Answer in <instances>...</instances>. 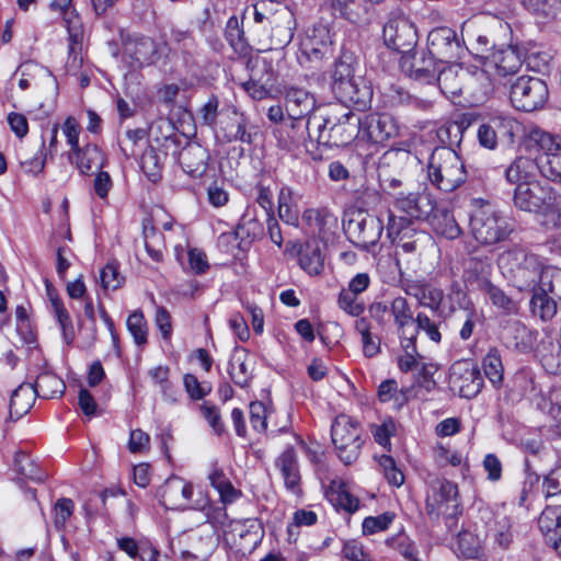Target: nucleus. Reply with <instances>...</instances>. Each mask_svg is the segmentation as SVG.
<instances>
[{
	"label": "nucleus",
	"instance_id": "nucleus-14",
	"mask_svg": "<svg viewBox=\"0 0 561 561\" xmlns=\"http://www.w3.org/2000/svg\"><path fill=\"white\" fill-rule=\"evenodd\" d=\"M385 44L403 55L410 53L417 42L413 23L405 16H392L383 26Z\"/></svg>",
	"mask_w": 561,
	"mask_h": 561
},
{
	"label": "nucleus",
	"instance_id": "nucleus-21",
	"mask_svg": "<svg viewBox=\"0 0 561 561\" xmlns=\"http://www.w3.org/2000/svg\"><path fill=\"white\" fill-rule=\"evenodd\" d=\"M354 139L362 140V118L359 115L347 111L340 117L332 118L327 139L331 141V145L344 146Z\"/></svg>",
	"mask_w": 561,
	"mask_h": 561
},
{
	"label": "nucleus",
	"instance_id": "nucleus-7",
	"mask_svg": "<svg viewBox=\"0 0 561 561\" xmlns=\"http://www.w3.org/2000/svg\"><path fill=\"white\" fill-rule=\"evenodd\" d=\"M549 90L547 83L530 76L519 77L511 87L510 100L519 111L533 112L541 108L548 101Z\"/></svg>",
	"mask_w": 561,
	"mask_h": 561
},
{
	"label": "nucleus",
	"instance_id": "nucleus-47",
	"mask_svg": "<svg viewBox=\"0 0 561 561\" xmlns=\"http://www.w3.org/2000/svg\"><path fill=\"white\" fill-rule=\"evenodd\" d=\"M483 293H485L491 304L506 316L517 314L519 311V302L507 296L503 289L491 284Z\"/></svg>",
	"mask_w": 561,
	"mask_h": 561
},
{
	"label": "nucleus",
	"instance_id": "nucleus-15",
	"mask_svg": "<svg viewBox=\"0 0 561 561\" xmlns=\"http://www.w3.org/2000/svg\"><path fill=\"white\" fill-rule=\"evenodd\" d=\"M450 387L462 398H474L483 387L477 365L469 360L456 362L450 368Z\"/></svg>",
	"mask_w": 561,
	"mask_h": 561
},
{
	"label": "nucleus",
	"instance_id": "nucleus-31",
	"mask_svg": "<svg viewBox=\"0 0 561 561\" xmlns=\"http://www.w3.org/2000/svg\"><path fill=\"white\" fill-rule=\"evenodd\" d=\"M335 94L344 103L365 108L370 104L373 91L363 79L354 78L350 83L339 85V91Z\"/></svg>",
	"mask_w": 561,
	"mask_h": 561
},
{
	"label": "nucleus",
	"instance_id": "nucleus-60",
	"mask_svg": "<svg viewBox=\"0 0 561 561\" xmlns=\"http://www.w3.org/2000/svg\"><path fill=\"white\" fill-rule=\"evenodd\" d=\"M14 470L24 478L33 481H42L43 476L35 462L24 451H16L13 458Z\"/></svg>",
	"mask_w": 561,
	"mask_h": 561
},
{
	"label": "nucleus",
	"instance_id": "nucleus-45",
	"mask_svg": "<svg viewBox=\"0 0 561 561\" xmlns=\"http://www.w3.org/2000/svg\"><path fill=\"white\" fill-rule=\"evenodd\" d=\"M530 310L533 316L541 321H550L557 314L556 298L535 288L530 299Z\"/></svg>",
	"mask_w": 561,
	"mask_h": 561
},
{
	"label": "nucleus",
	"instance_id": "nucleus-1",
	"mask_svg": "<svg viewBox=\"0 0 561 561\" xmlns=\"http://www.w3.org/2000/svg\"><path fill=\"white\" fill-rule=\"evenodd\" d=\"M469 228L473 239L483 245L496 244L513 231L510 218L495 206L483 199L473 201Z\"/></svg>",
	"mask_w": 561,
	"mask_h": 561
},
{
	"label": "nucleus",
	"instance_id": "nucleus-20",
	"mask_svg": "<svg viewBox=\"0 0 561 561\" xmlns=\"http://www.w3.org/2000/svg\"><path fill=\"white\" fill-rule=\"evenodd\" d=\"M285 112L291 121L300 122L314 114L317 100L309 91L288 87L284 91Z\"/></svg>",
	"mask_w": 561,
	"mask_h": 561
},
{
	"label": "nucleus",
	"instance_id": "nucleus-63",
	"mask_svg": "<svg viewBox=\"0 0 561 561\" xmlns=\"http://www.w3.org/2000/svg\"><path fill=\"white\" fill-rule=\"evenodd\" d=\"M386 545L398 551L408 561H419L416 550L411 539L403 533H399L386 539Z\"/></svg>",
	"mask_w": 561,
	"mask_h": 561
},
{
	"label": "nucleus",
	"instance_id": "nucleus-58",
	"mask_svg": "<svg viewBox=\"0 0 561 561\" xmlns=\"http://www.w3.org/2000/svg\"><path fill=\"white\" fill-rule=\"evenodd\" d=\"M145 248L154 262L162 261L164 238L154 227H144Z\"/></svg>",
	"mask_w": 561,
	"mask_h": 561
},
{
	"label": "nucleus",
	"instance_id": "nucleus-61",
	"mask_svg": "<svg viewBox=\"0 0 561 561\" xmlns=\"http://www.w3.org/2000/svg\"><path fill=\"white\" fill-rule=\"evenodd\" d=\"M284 4L273 0H261L252 7L253 20L257 24H262L265 28L278 12V7Z\"/></svg>",
	"mask_w": 561,
	"mask_h": 561
},
{
	"label": "nucleus",
	"instance_id": "nucleus-9",
	"mask_svg": "<svg viewBox=\"0 0 561 561\" xmlns=\"http://www.w3.org/2000/svg\"><path fill=\"white\" fill-rule=\"evenodd\" d=\"M284 434L287 437L286 447L275 458L274 467L279 472L285 488L293 493H298L301 476L297 450L305 448V442L295 433L285 432Z\"/></svg>",
	"mask_w": 561,
	"mask_h": 561
},
{
	"label": "nucleus",
	"instance_id": "nucleus-12",
	"mask_svg": "<svg viewBox=\"0 0 561 561\" xmlns=\"http://www.w3.org/2000/svg\"><path fill=\"white\" fill-rule=\"evenodd\" d=\"M523 65L519 50L515 46H501L483 56V71L493 78H505L517 73Z\"/></svg>",
	"mask_w": 561,
	"mask_h": 561
},
{
	"label": "nucleus",
	"instance_id": "nucleus-48",
	"mask_svg": "<svg viewBox=\"0 0 561 561\" xmlns=\"http://www.w3.org/2000/svg\"><path fill=\"white\" fill-rule=\"evenodd\" d=\"M459 70L461 69L457 66H449L437 71L435 79L444 94L456 96L461 93L462 88L459 79Z\"/></svg>",
	"mask_w": 561,
	"mask_h": 561
},
{
	"label": "nucleus",
	"instance_id": "nucleus-18",
	"mask_svg": "<svg viewBox=\"0 0 561 561\" xmlns=\"http://www.w3.org/2000/svg\"><path fill=\"white\" fill-rule=\"evenodd\" d=\"M427 42V50L439 62H450L460 58L463 50L456 32L449 27H437L431 31Z\"/></svg>",
	"mask_w": 561,
	"mask_h": 561
},
{
	"label": "nucleus",
	"instance_id": "nucleus-42",
	"mask_svg": "<svg viewBox=\"0 0 561 561\" xmlns=\"http://www.w3.org/2000/svg\"><path fill=\"white\" fill-rule=\"evenodd\" d=\"M65 388L64 381L51 371L39 374L33 385L35 394L43 399H53L61 396Z\"/></svg>",
	"mask_w": 561,
	"mask_h": 561
},
{
	"label": "nucleus",
	"instance_id": "nucleus-39",
	"mask_svg": "<svg viewBox=\"0 0 561 561\" xmlns=\"http://www.w3.org/2000/svg\"><path fill=\"white\" fill-rule=\"evenodd\" d=\"M491 265L482 260L470 259L465 270L467 285L483 291L492 283L490 280Z\"/></svg>",
	"mask_w": 561,
	"mask_h": 561
},
{
	"label": "nucleus",
	"instance_id": "nucleus-33",
	"mask_svg": "<svg viewBox=\"0 0 561 561\" xmlns=\"http://www.w3.org/2000/svg\"><path fill=\"white\" fill-rule=\"evenodd\" d=\"M335 15L352 24L360 25L368 21V8L362 0H328Z\"/></svg>",
	"mask_w": 561,
	"mask_h": 561
},
{
	"label": "nucleus",
	"instance_id": "nucleus-17",
	"mask_svg": "<svg viewBox=\"0 0 561 561\" xmlns=\"http://www.w3.org/2000/svg\"><path fill=\"white\" fill-rule=\"evenodd\" d=\"M437 62L427 49H420L402 55L400 67L410 78L430 83L435 80L438 71Z\"/></svg>",
	"mask_w": 561,
	"mask_h": 561
},
{
	"label": "nucleus",
	"instance_id": "nucleus-55",
	"mask_svg": "<svg viewBox=\"0 0 561 561\" xmlns=\"http://www.w3.org/2000/svg\"><path fill=\"white\" fill-rule=\"evenodd\" d=\"M399 340L404 354L398 358V366L401 371L407 373L417 366V358L421 357L416 348V336Z\"/></svg>",
	"mask_w": 561,
	"mask_h": 561
},
{
	"label": "nucleus",
	"instance_id": "nucleus-3",
	"mask_svg": "<svg viewBox=\"0 0 561 561\" xmlns=\"http://www.w3.org/2000/svg\"><path fill=\"white\" fill-rule=\"evenodd\" d=\"M499 266L518 290H533L536 288L543 263L538 255L524 249H511L500 255Z\"/></svg>",
	"mask_w": 561,
	"mask_h": 561
},
{
	"label": "nucleus",
	"instance_id": "nucleus-51",
	"mask_svg": "<svg viewBox=\"0 0 561 561\" xmlns=\"http://www.w3.org/2000/svg\"><path fill=\"white\" fill-rule=\"evenodd\" d=\"M408 392V389H399L394 379H387L378 387V399L382 403L393 401V405L400 409L409 400Z\"/></svg>",
	"mask_w": 561,
	"mask_h": 561
},
{
	"label": "nucleus",
	"instance_id": "nucleus-24",
	"mask_svg": "<svg viewBox=\"0 0 561 561\" xmlns=\"http://www.w3.org/2000/svg\"><path fill=\"white\" fill-rule=\"evenodd\" d=\"M547 545L561 556V505L547 506L538 518Z\"/></svg>",
	"mask_w": 561,
	"mask_h": 561
},
{
	"label": "nucleus",
	"instance_id": "nucleus-38",
	"mask_svg": "<svg viewBox=\"0 0 561 561\" xmlns=\"http://www.w3.org/2000/svg\"><path fill=\"white\" fill-rule=\"evenodd\" d=\"M72 157H75L76 165L82 174H87L93 168H103L106 161L104 153L94 144L85 145L71 153L70 159Z\"/></svg>",
	"mask_w": 561,
	"mask_h": 561
},
{
	"label": "nucleus",
	"instance_id": "nucleus-22",
	"mask_svg": "<svg viewBox=\"0 0 561 561\" xmlns=\"http://www.w3.org/2000/svg\"><path fill=\"white\" fill-rule=\"evenodd\" d=\"M331 35L324 25L312 27L301 42L300 51L308 60L319 61L331 53Z\"/></svg>",
	"mask_w": 561,
	"mask_h": 561
},
{
	"label": "nucleus",
	"instance_id": "nucleus-34",
	"mask_svg": "<svg viewBox=\"0 0 561 561\" xmlns=\"http://www.w3.org/2000/svg\"><path fill=\"white\" fill-rule=\"evenodd\" d=\"M538 170V161L528 157H517L506 169L505 178L507 182L516 184H528L534 182L536 171Z\"/></svg>",
	"mask_w": 561,
	"mask_h": 561
},
{
	"label": "nucleus",
	"instance_id": "nucleus-23",
	"mask_svg": "<svg viewBox=\"0 0 561 561\" xmlns=\"http://www.w3.org/2000/svg\"><path fill=\"white\" fill-rule=\"evenodd\" d=\"M296 28L294 12L287 7H278V12L267 25L266 31L275 45L284 46L291 42Z\"/></svg>",
	"mask_w": 561,
	"mask_h": 561
},
{
	"label": "nucleus",
	"instance_id": "nucleus-5",
	"mask_svg": "<svg viewBox=\"0 0 561 561\" xmlns=\"http://www.w3.org/2000/svg\"><path fill=\"white\" fill-rule=\"evenodd\" d=\"M527 138L542 151L537 158L541 175L552 182L561 183V136L539 127H531Z\"/></svg>",
	"mask_w": 561,
	"mask_h": 561
},
{
	"label": "nucleus",
	"instance_id": "nucleus-57",
	"mask_svg": "<svg viewBox=\"0 0 561 561\" xmlns=\"http://www.w3.org/2000/svg\"><path fill=\"white\" fill-rule=\"evenodd\" d=\"M523 4L545 19H554L561 12V0H523Z\"/></svg>",
	"mask_w": 561,
	"mask_h": 561
},
{
	"label": "nucleus",
	"instance_id": "nucleus-30",
	"mask_svg": "<svg viewBox=\"0 0 561 561\" xmlns=\"http://www.w3.org/2000/svg\"><path fill=\"white\" fill-rule=\"evenodd\" d=\"M404 159H409L408 152L400 150H391L383 154L382 162L379 165L378 176L380 185L383 192L388 194L391 198L396 196V193L407 191L404 190L403 181L399 178L389 175L385 164H390L391 162H401Z\"/></svg>",
	"mask_w": 561,
	"mask_h": 561
},
{
	"label": "nucleus",
	"instance_id": "nucleus-59",
	"mask_svg": "<svg viewBox=\"0 0 561 561\" xmlns=\"http://www.w3.org/2000/svg\"><path fill=\"white\" fill-rule=\"evenodd\" d=\"M337 306L352 317H359L365 311V304L359 295L342 288L337 296Z\"/></svg>",
	"mask_w": 561,
	"mask_h": 561
},
{
	"label": "nucleus",
	"instance_id": "nucleus-19",
	"mask_svg": "<svg viewBox=\"0 0 561 561\" xmlns=\"http://www.w3.org/2000/svg\"><path fill=\"white\" fill-rule=\"evenodd\" d=\"M556 192L549 185H542L539 182L520 184L516 186L514 194V204L524 211L538 214L542 206L548 202Z\"/></svg>",
	"mask_w": 561,
	"mask_h": 561
},
{
	"label": "nucleus",
	"instance_id": "nucleus-4",
	"mask_svg": "<svg viewBox=\"0 0 561 561\" xmlns=\"http://www.w3.org/2000/svg\"><path fill=\"white\" fill-rule=\"evenodd\" d=\"M360 423L347 415L339 414L331 425V439L340 460L350 466L354 463L364 444Z\"/></svg>",
	"mask_w": 561,
	"mask_h": 561
},
{
	"label": "nucleus",
	"instance_id": "nucleus-29",
	"mask_svg": "<svg viewBox=\"0 0 561 561\" xmlns=\"http://www.w3.org/2000/svg\"><path fill=\"white\" fill-rule=\"evenodd\" d=\"M208 151L198 144H190L179 154V162L185 173L193 178L202 176L207 170Z\"/></svg>",
	"mask_w": 561,
	"mask_h": 561
},
{
	"label": "nucleus",
	"instance_id": "nucleus-64",
	"mask_svg": "<svg viewBox=\"0 0 561 561\" xmlns=\"http://www.w3.org/2000/svg\"><path fill=\"white\" fill-rule=\"evenodd\" d=\"M539 405L556 421V426L561 428V387L552 388Z\"/></svg>",
	"mask_w": 561,
	"mask_h": 561
},
{
	"label": "nucleus",
	"instance_id": "nucleus-25",
	"mask_svg": "<svg viewBox=\"0 0 561 561\" xmlns=\"http://www.w3.org/2000/svg\"><path fill=\"white\" fill-rule=\"evenodd\" d=\"M402 290L413 298H415L420 306L437 311L444 298L442 289L430 286L420 280H402Z\"/></svg>",
	"mask_w": 561,
	"mask_h": 561
},
{
	"label": "nucleus",
	"instance_id": "nucleus-2",
	"mask_svg": "<svg viewBox=\"0 0 561 561\" xmlns=\"http://www.w3.org/2000/svg\"><path fill=\"white\" fill-rule=\"evenodd\" d=\"M427 179L436 190L450 193L466 182L467 170L454 149L436 147L427 161Z\"/></svg>",
	"mask_w": 561,
	"mask_h": 561
},
{
	"label": "nucleus",
	"instance_id": "nucleus-54",
	"mask_svg": "<svg viewBox=\"0 0 561 561\" xmlns=\"http://www.w3.org/2000/svg\"><path fill=\"white\" fill-rule=\"evenodd\" d=\"M126 327L138 346L147 343L148 323L141 310H135L128 316Z\"/></svg>",
	"mask_w": 561,
	"mask_h": 561
},
{
	"label": "nucleus",
	"instance_id": "nucleus-43",
	"mask_svg": "<svg viewBox=\"0 0 561 561\" xmlns=\"http://www.w3.org/2000/svg\"><path fill=\"white\" fill-rule=\"evenodd\" d=\"M48 296L51 306V312L59 324L62 339L65 343L69 345L75 340V329L70 314L66 307L64 306L61 299L57 295L53 294L49 289Z\"/></svg>",
	"mask_w": 561,
	"mask_h": 561
},
{
	"label": "nucleus",
	"instance_id": "nucleus-44",
	"mask_svg": "<svg viewBox=\"0 0 561 561\" xmlns=\"http://www.w3.org/2000/svg\"><path fill=\"white\" fill-rule=\"evenodd\" d=\"M300 267L309 275H318L323 270V257L317 243H305L298 253Z\"/></svg>",
	"mask_w": 561,
	"mask_h": 561
},
{
	"label": "nucleus",
	"instance_id": "nucleus-27",
	"mask_svg": "<svg viewBox=\"0 0 561 561\" xmlns=\"http://www.w3.org/2000/svg\"><path fill=\"white\" fill-rule=\"evenodd\" d=\"M426 219L433 231L440 237L454 240L461 234V228L447 207L434 206Z\"/></svg>",
	"mask_w": 561,
	"mask_h": 561
},
{
	"label": "nucleus",
	"instance_id": "nucleus-56",
	"mask_svg": "<svg viewBox=\"0 0 561 561\" xmlns=\"http://www.w3.org/2000/svg\"><path fill=\"white\" fill-rule=\"evenodd\" d=\"M375 459L378 462L380 472L383 474L389 484L393 486H400L403 484L404 476L391 456L381 455L379 457H375Z\"/></svg>",
	"mask_w": 561,
	"mask_h": 561
},
{
	"label": "nucleus",
	"instance_id": "nucleus-49",
	"mask_svg": "<svg viewBox=\"0 0 561 561\" xmlns=\"http://www.w3.org/2000/svg\"><path fill=\"white\" fill-rule=\"evenodd\" d=\"M229 375L232 381L240 388H245L249 385L252 373L243 352L236 351L232 355L229 363Z\"/></svg>",
	"mask_w": 561,
	"mask_h": 561
},
{
	"label": "nucleus",
	"instance_id": "nucleus-11",
	"mask_svg": "<svg viewBox=\"0 0 561 561\" xmlns=\"http://www.w3.org/2000/svg\"><path fill=\"white\" fill-rule=\"evenodd\" d=\"M458 506L457 484L446 479H436L431 483L426 497V510L430 515L454 516Z\"/></svg>",
	"mask_w": 561,
	"mask_h": 561
},
{
	"label": "nucleus",
	"instance_id": "nucleus-62",
	"mask_svg": "<svg viewBox=\"0 0 561 561\" xmlns=\"http://www.w3.org/2000/svg\"><path fill=\"white\" fill-rule=\"evenodd\" d=\"M225 36L236 51H243L247 48L243 28L241 26V22L236 15L228 19Z\"/></svg>",
	"mask_w": 561,
	"mask_h": 561
},
{
	"label": "nucleus",
	"instance_id": "nucleus-10",
	"mask_svg": "<svg viewBox=\"0 0 561 561\" xmlns=\"http://www.w3.org/2000/svg\"><path fill=\"white\" fill-rule=\"evenodd\" d=\"M386 214V234L391 243L397 244V253L399 251L407 254L416 252L426 239V234L417 231L414 226H410V219L397 217L392 210H388Z\"/></svg>",
	"mask_w": 561,
	"mask_h": 561
},
{
	"label": "nucleus",
	"instance_id": "nucleus-53",
	"mask_svg": "<svg viewBox=\"0 0 561 561\" xmlns=\"http://www.w3.org/2000/svg\"><path fill=\"white\" fill-rule=\"evenodd\" d=\"M482 549V541L476 534L465 530L457 536L455 550L466 559L478 558Z\"/></svg>",
	"mask_w": 561,
	"mask_h": 561
},
{
	"label": "nucleus",
	"instance_id": "nucleus-52",
	"mask_svg": "<svg viewBox=\"0 0 561 561\" xmlns=\"http://www.w3.org/2000/svg\"><path fill=\"white\" fill-rule=\"evenodd\" d=\"M332 125V117L318 116L313 114L305 121V129L309 139L322 144H331L328 141L329 128Z\"/></svg>",
	"mask_w": 561,
	"mask_h": 561
},
{
	"label": "nucleus",
	"instance_id": "nucleus-28",
	"mask_svg": "<svg viewBox=\"0 0 561 561\" xmlns=\"http://www.w3.org/2000/svg\"><path fill=\"white\" fill-rule=\"evenodd\" d=\"M389 311L399 339L416 336V330L414 329L415 318L404 297L398 296L393 298L390 302Z\"/></svg>",
	"mask_w": 561,
	"mask_h": 561
},
{
	"label": "nucleus",
	"instance_id": "nucleus-8",
	"mask_svg": "<svg viewBox=\"0 0 561 561\" xmlns=\"http://www.w3.org/2000/svg\"><path fill=\"white\" fill-rule=\"evenodd\" d=\"M383 228V220L379 216L363 211L344 225V231L350 241L366 251H370L378 244Z\"/></svg>",
	"mask_w": 561,
	"mask_h": 561
},
{
	"label": "nucleus",
	"instance_id": "nucleus-6",
	"mask_svg": "<svg viewBox=\"0 0 561 561\" xmlns=\"http://www.w3.org/2000/svg\"><path fill=\"white\" fill-rule=\"evenodd\" d=\"M193 484L180 477L169 478L160 490L162 505L168 510H195L205 511L209 508V500L202 493L195 500L193 496Z\"/></svg>",
	"mask_w": 561,
	"mask_h": 561
},
{
	"label": "nucleus",
	"instance_id": "nucleus-35",
	"mask_svg": "<svg viewBox=\"0 0 561 561\" xmlns=\"http://www.w3.org/2000/svg\"><path fill=\"white\" fill-rule=\"evenodd\" d=\"M207 479L210 485L219 493L224 504H230L241 495L240 491L232 485L224 469L217 462L211 463Z\"/></svg>",
	"mask_w": 561,
	"mask_h": 561
},
{
	"label": "nucleus",
	"instance_id": "nucleus-41",
	"mask_svg": "<svg viewBox=\"0 0 561 561\" xmlns=\"http://www.w3.org/2000/svg\"><path fill=\"white\" fill-rule=\"evenodd\" d=\"M489 125L502 145H513L515 135L518 133L519 123L507 115H494L488 119Z\"/></svg>",
	"mask_w": 561,
	"mask_h": 561
},
{
	"label": "nucleus",
	"instance_id": "nucleus-16",
	"mask_svg": "<svg viewBox=\"0 0 561 561\" xmlns=\"http://www.w3.org/2000/svg\"><path fill=\"white\" fill-rule=\"evenodd\" d=\"M156 55L157 44L152 38L140 34L123 37V58L133 69L152 64Z\"/></svg>",
	"mask_w": 561,
	"mask_h": 561
},
{
	"label": "nucleus",
	"instance_id": "nucleus-50",
	"mask_svg": "<svg viewBox=\"0 0 561 561\" xmlns=\"http://www.w3.org/2000/svg\"><path fill=\"white\" fill-rule=\"evenodd\" d=\"M486 378L494 387H500L503 381L504 367L499 350L490 348L482 360Z\"/></svg>",
	"mask_w": 561,
	"mask_h": 561
},
{
	"label": "nucleus",
	"instance_id": "nucleus-13",
	"mask_svg": "<svg viewBox=\"0 0 561 561\" xmlns=\"http://www.w3.org/2000/svg\"><path fill=\"white\" fill-rule=\"evenodd\" d=\"M362 141L383 145L388 140L399 136L397 119L387 113H370L360 116Z\"/></svg>",
	"mask_w": 561,
	"mask_h": 561
},
{
	"label": "nucleus",
	"instance_id": "nucleus-26",
	"mask_svg": "<svg viewBox=\"0 0 561 561\" xmlns=\"http://www.w3.org/2000/svg\"><path fill=\"white\" fill-rule=\"evenodd\" d=\"M302 220L323 240H329L339 229L337 217L329 209L309 208L302 214Z\"/></svg>",
	"mask_w": 561,
	"mask_h": 561
},
{
	"label": "nucleus",
	"instance_id": "nucleus-37",
	"mask_svg": "<svg viewBox=\"0 0 561 561\" xmlns=\"http://www.w3.org/2000/svg\"><path fill=\"white\" fill-rule=\"evenodd\" d=\"M327 497L337 510L347 513H354L359 507L358 499L351 494L347 485L341 480L331 481L327 490Z\"/></svg>",
	"mask_w": 561,
	"mask_h": 561
},
{
	"label": "nucleus",
	"instance_id": "nucleus-36",
	"mask_svg": "<svg viewBox=\"0 0 561 561\" xmlns=\"http://www.w3.org/2000/svg\"><path fill=\"white\" fill-rule=\"evenodd\" d=\"M36 394L32 383H22L13 392L9 403V416L19 420L26 414L35 402Z\"/></svg>",
	"mask_w": 561,
	"mask_h": 561
},
{
	"label": "nucleus",
	"instance_id": "nucleus-46",
	"mask_svg": "<svg viewBox=\"0 0 561 561\" xmlns=\"http://www.w3.org/2000/svg\"><path fill=\"white\" fill-rule=\"evenodd\" d=\"M536 289L561 300V268L553 265H543Z\"/></svg>",
	"mask_w": 561,
	"mask_h": 561
},
{
	"label": "nucleus",
	"instance_id": "nucleus-40",
	"mask_svg": "<svg viewBox=\"0 0 561 561\" xmlns=\"http://www.w3.org/2000/svg\"><path fill=\"white\" fill-rule=\"evenodd\" d=\"M538 221L547 230H558L561 239V194L557 191L537 214Z\"/></svg>",
	"mask_w": 561,
	"mask_h": 561
},
{
	"label": "nucleus",
	"instance_id": "nucleus-32",
	"mask_svg": "<svg viewBox=\"0 0 561 561\" xmlns=\"http://www.w3.org/2000/svg\"><path fill=\"white\" fill-rule=\"evenodd\" d=\"M393 214L397 217L410 219V226H414V220L421 219L426 213L420 206V195L414 192H399L392 198Z\"/></svg>",
	"mask_w": 561,
	"mask_h": 561
}]
</instances>
